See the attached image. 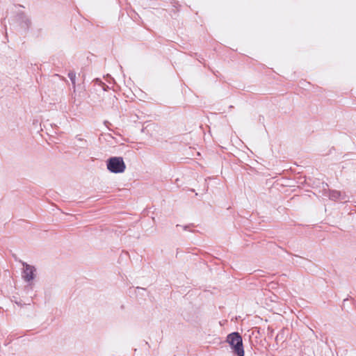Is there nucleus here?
Returning a JSON list of instances; mask_svg holds the SVG:
<instances>
[{
    "mask_svg": "<svg viewBox=\"0 0 356 356\" xmlns=\"http://www.w3.org/2000/svg\"><path fill=\"white\" fill-rule=\"evenodd\" d=\"M227 342L229 343L234 353L238 356H244L243 339L238 332H232L228 334Z\"/></svg>",
    "mask_w": 356,
    "mask_h": 356,
    "instance_id": "nucleus-1",
    "label": "nucleus"
},
{
    "mask_svg": "<svg viewBox=\"0 0 356 356\" xmlns=\"http://www.w3.org/2000/svg\"><path fill=\"white\" fill-rule=\"evenodd\" d=\"M106 163L107 169L113 173H122L126 169V165L120 156L111 157Z\"/></svg>",
    "mask_w": 356,
    "mask_h": 356,
    "instance_id": "nucleus-2",
    "label": "nucleus"
},
{
    "mask_svg": "<svg viewBox=\"0 0 356 356\" xmlns=\"http://www.w3.org/2000/svg\"><path fill=\"white\" fill-rule=\"evenodd\" d=\"M24 270L22 273V277L26 282H30L34 278V271L35 270L33 266H31L26 263H23Z\"/></svg>",
    "mask_w": 356,
    "mask_h": 356,
    "instance_id": "nucleus-3",
    "label": "nucleus"
},
{
    "mask_svg": "<svg viewBox=\"0 0 356 356\" xmlns=\"http://www.w3.org/2000/svg\"><path fill=\"white\" fill-rule=\"evenodd\" d=\"M19 18L21 20L20 26L22 28H23L25 30H28L31 24V20L24 15V13L20 14Z\"/></svg>",
    "mask_w": 356,
    "mask_h": 356,
    "instance_id": "nucleus-4",
    "label": "nucleus"
},
{
    "mask_svg": "<svg viewBox=\"0 0 356 356\" xmlns=\"http://www.w3.org/2000/svg\"><path fill=\"white\" fill-rule=\"evenodd\" d=\"M341 195V194L340 191H331L329 194V197L332 200H337L340 198Z\"/></svg>",
    "mask_w": 356,
    "mask_h": 356,
    "instance_id": "nucleus-5",
    "label": "nucleus"
},
{
    "mask_svg": "<svg viewBox=\"0 0 356 356\" xmlns=\"http://www.w3.org/2000/svg\"><path fill=\"white\" fill-rule=\"evenodd\" d=\"M68 77L70 78L71 82H72V86H73V88H74V92H75V87H76V73L73 71H70L69 73H68Z\"/></svg>",
    "mask_w": 356,
    "mask_h": 356,
    "instance_id": "nucleus-6",
    "label": "nucleus"
}]
</instances>
